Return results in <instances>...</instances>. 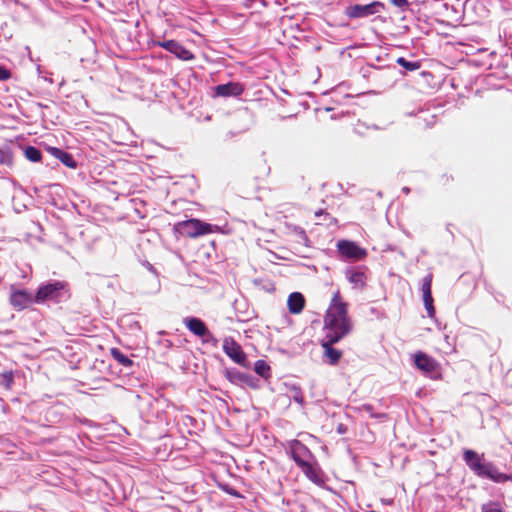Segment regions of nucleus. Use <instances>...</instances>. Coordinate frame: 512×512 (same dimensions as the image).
<instances>
[{
    "instance_id": "1",
    "label": "nucleus",
    "mask_w": 512,
    "mask_h": 512,
    "mask_svg": "<svg viewBox=\"0 0 512 512\" xmlns=\"http://www.w3.org/2000/svg\"><path fill=\"white\" fill-rule=\"evenodd\" d=\"M325 336L332 337V341H340L352 329V322L348 315V303H346L340 291L337 290L331 299L324 317Z\"/></svg>"
},
{
    "instance_id": "2",
    "label": "nucleus",
    "mask_w": 512,
    "mask_h": 512,
    "mask_svg": "<svg viewBox=\"0 0 512 512\" xmlns=\"http://www.w3.org/2000/svg\"><path fill=\"white\" fill-rule=\"evenodd\" d=\"M463 460L478 477L490 479L495 483L512 481V475L500 472L492 462H484L483 454L479 455L474 450L465 449Z\"/></svg>"
},
{
    "instance_id": "3",
    "label": "nucleus",
    "mask_w": 512,
    "mask_h": 512,
    "mask_svg": "<svg viewBox=\"0 0 512 512\" xmlns=\"http://www.w3.org/2000/svg\"><path fill=\"white\" fill-rule=\"evenodd\" d=\"M176 229L181 235L189 238H197L215 231L211 224L194 218L178 222Z\"/></svg>"
},
{
    "instance_id": "4",
    "label": "nucleus",
    "mask_w": 512,
    "mask_h": 512,
    "mask_svg": "<svg viewBox=\"0 0 512 512\" xmlns=\"http://www.w3.org/2000/svg\"><path fill=\"white\" fill-rule=\"evenodd\" d=\"M67 284L62 281H55L47 283L39 287L36 295L34 296L35 303H44L46 301H57L62 297L63 292L66 290Z\"/></svg>"
},
{
    "instance_id": "5",
    "label": "nucleus",
    "mask_w": 512,
    "mask_h": 512,
    "mask_svg": "<svg viewBox=\"0 0 512 512\" xmlns=\"http://www.w3.org/2000/svg\"><path fill=\"white\" fill-rule=\"evenodd\" d=\"M385 9L384 3L380 1H373L367 5L356 4L353 6H349L346 9L345 14L349 18H364L370 15H374L379 13L380 11Z\"/></svg>"
},
{
    "instance_id": "6",
    "label": "nucleus",
    "mask_w": 512,
    "mask_h": 512,
    "mask_svg": "<svg viewBox=\"0 0 512 512\" xmlns=\"http://www.w3.org/2000/svg\"><path fill=\"white\" fill-rule=\"evenodd\" d=\"M337 248L339 253L348 259L362 260L367 256L366 250L353 241L341 240L337 243Z\"/></svg>"
},
{
    "instance_id": "7",
    "label": "nucleus",
    "mask_w": 512,
    "mask_h": 512,
    "mask_svg": "<svg viewBox=\"0 0 512 512\" xmlns=\"http://www.w3.org/2000/svg\"><path fill=\"white\" fill-rule=\"evenodd\" d=\"M154 45L164 48L181 60H191L193 53L175 40L155 41Z\"/></svg>"
},
{
    "instance_id": "8",
    "label": "nucleus",
    "mask_w": 512,
    "mask_h": 512,
    "mask_svg": "<svg viewBox=\"0 0 512 512\" xmlns=\"http://www.w3.org/2000/svg\"><path fill=\"white\" fill-rule=\"evenodd\" d=\"M223 350L226 355L237 364H244L246 361V354L244 353L240 344L233 338H225L223 341Z\"/></svg>"
},
{
    "instance_id": "9",
    "label": "nucleus",
    "mask_w": 512,
    "mask_h": 512,
    "mask_svg": "<svg viewBox=\"0 0 512 512\" xmlns=\"http://www.w3.org/2000/svg\"><path fill=\"white\" fill-rule=\"evenodd\" d=\"M432 280L433 275L431 273L427 274L422 279V294H423V302L425 309L427 310L429 317H434L435 315V307H434V300L432 297Z\"/></svg>"
},
{
    "instance_id": "10",
    "label": "nucleus",
    "mask_w": 512,
    "mask_h": 512,
    "mask_svg": "<svg viewBox=\"0 0 512 512\" xmlns=\"http://www.w3.org/2000/svg\"><path fill=\"white\" fill-rule=\"evenodd\" d=\"M414 363L419 370L428 374L435 373L439 369V363L423 352H417L414 355Z\"/></svg>"
},
{
    "instance_id": "11",
    "label": "nucleus",
    "mask_w": 512,
    "mask_h": 512,
    "mask_svg": "<svg viewBox=\"0 0 512 512\" xmlns=\"http://www.w3.org/2000/svg\"><path fill=\"white\" fill-rule=\"evenodd\" d=\"M33 302H35L34 297L26 290H17L10 295V304L19 311L27 308Z\"/></svg>"
},
{
    "instance_id": "12",
    "label": "nucleus",
    "mask_w": 512,
    "mask_h": 512,
    "mask_svg": "<svg viewBox=\"0 0 512 512\" xmlns=\"http://www.w3.org/2000/svg\"><path fill=\"white\" fill-rule=\"evenodd\" d=\"M244 90V85L239 82H228L226 84L217 85L214 88L216 96L220 97H237L240 96Z\"/></svg>"
},
{
    "instance_id": "13",
    "label": "nucleus",
    "mask_w": 512,
    "mask_h": 512,
    "mask_svg": "<svg viewBox=\"0 0 512 512\" xmlns=\"http://www.w3.org/2000/svg\"><path fill=\"white\" fill-rule=\"evenodd\" d=\"M338 341H332V337L325 336L322 341V347L324 349V355L327 359V362L330 365H336L342 357V351L333 348V344Z\"/></svg>"
},
{
    "instance_id": "14",
    "label": "nucleus",
    "mask_w": 512,
    "mask_h": 512,
    "mask_svg": "<svg viewBox=\"0 0 512 512\" xmlns=\"http://www.w3.org/2000/svg\"><path fill=\"white\" fill-rule=\"evenodd\" d=\"M309 451L305 445H303L299 441H295L291 446V455L295 463L302 467L307 462H309L306 457L308 456Z\"/></svg>"
},
{
    "instance_id": "15",
    "label": "nucleus",
    "mask_w": 512,
    "mask_h": 512,
    "mask_svg": "<svg viewBox=\"0 0 512 512\" xmlns=\"http://www.w3.org/2000/svg\"><path fill=\"white\" fill-rule=\"evenodd\" d=\"M184 324L196 336L203 337L209 334L205 323L199 318H185Z\"/></svg>"
},
{
    "instance_id": "16",
    "label": "nucleus",
    "mask_w": 512,
    "mask_h": 512,
    "mask_svg": "<svg viewBox=\"0 0 512 512\" xmlns=\"http://www.w3.org/2000/svg\"><path fill=\"white\" fill-rule=\"evenodd\" d=\"M287 306L292 314H299L305 307V298L300 292H293L288 296Z\"/></svg>"
},
{
    "instance_id": "17",
    "label": "nucleus",
    "mask_w": 512,
    "mask_h": 512,
    "mask_svg": "<svg viewBox=\"0 0 512 512\" xmlns=\"http://www.w3.org/2000/svg\"><path fill=\"white\" fill-rule=\"evenodd\" d=\"M348 280L354 288L362 290L367 285V274L361 270H354L350 272Z\"/></svg>"
},
{
    "instance_id": "18",
    "label": "nucleus",
    "mask_w": 512,
    "mask_h": 512,
    "mask_svg": "<svg viewBox=\"0 0 512 512\" xmlns=\"http://www.w3.org/2000/svg\"><path fill=\"white\" fill-rule=\"evenodd\" d=\"M53 155L58 158L65 166L69 168H75L76 167V161L74 160L73 156L65 152L59 148H53L52 149Z\"/></svg>"
},
{
    "instance_id": "19",
    "label": "nucleus",
    "mask_w": 512,
    "mask_h": 512,
    "mask_svg": "<svg viewBox=\"0 0 512 512\" xmlns=\"http://www.w3.org/2000/svg\"><path fill=\"white\" fill-rule=\"evenodd\" d=\"M110 354L123 367H131L133 365V361L116 347L110 349Z\"/></svg>"
},
{
    "instance_id": "20",
    "label": "nucleus",
    "mask_w": 512,
    "mask_h": 512,
    "mask_svg": "<svg viewBox=\"0 0 512 512\" xmlns=\"http://www.w3.org/2000/svg\"><path fill=\"white\" fill-rule=\"evenodd\" d=\"M322 216H323V220L317 221L316 222L317 225H325L327 227L337 225V222H338L337 219L335 217L331 216L328 212H326L324 210H319V211L315 212V217H322Z\"/></svg>"
},
{
    "instance_id": "21",
    "label": "nucleus",
    "mask_w": 512,
    "mask_h": 512,
    "mask_svg": "<svg viewBox=\"0 0 512 512\" xmlns=\"http://www.w3.org/2000/svg\"><path fill=\"white\" fill-rule=\"evenodd\" d=\"M254 370L259 376L265 379H268L270 377V366L264 360H257L255 362Z\"/></svg>"
},
{
    "instance_id": "22",
    "label": "nucleus",
    "mask_w": 512,
    "mask_h": 512,
    "mask_svg": "<svg viewBox=\"0 0 512 512\" xmlns=\"http://www.w3.org/2000/svg\"><path fill=\"white\" fill-rule=\"evenodd\" d=\"M396 63L408 71H416L421 67L419 61H408L404 57L397 58Z\"/></svg>"
},
{
    "instance_id": "23",
    "label": "nucleus",
    "mask_w": 512,
    "mask_h": 512,
    "mask_svg": "<svg viewBox=\"0 0 512 512\" xmlns=\"http://www.w3.org/2000/svg\"><path fill=\"white\" fill-rule=\"evenodd\" d=\"M25 156L28 160L32 162H38L41 160V151L33 146H28L25 149Z\"/></svg>"
},
{
    "instance_id": "24",
    "label": "nucleus",
    "mask_w": 512,
    "mask_h": 512,
    "mask_svg": "<svg viewBox=\"0 0 512 512\" xmlns=\"http://www.w3.org/2000/svg\"><path fill=\"white\" fill-rule=\"evenodd\" d=\"M481 512H504V510L498 502L489 501L481 505Z\"/></svg>"
},
{
    "instance_id": "25",
    "label": "nucleus",
    "mask_w": 512,
    "mask_h": 512,
    "mask_svg": "<svg viewBox=\"0 0 512 512\" xmlns=\"http://www.w3.org/2000/svg\"><path fill=\"white\" fill-rule=\"evenodd\" d=\"M13 162L12 153L8 148H0V164L11 165Z\"/></svg>"
},
{
    "instance_id": "26",
    "label": "nucleus",
    "mask_w": 512,
    "mask_h": 512,
    "mask_svg": "<svg viewBox=\"0 0 512 512\" xmlns=\"http://www.w3.org/2000/svg\"><path fill=\"white\" fill-rule=\"evenodd\" d=\"M303 473L311 480H315L317 478L316 471L313 465L310 462H307L305 465L300 467Z\"/></svg>"
},
{
    "instance_id": "27",
    "label": "nucleus",
    "mask_w": 512,
    "mask_h": 512,
    "mask_svg": "<svg viewBox=\"0 0 512 512\" xmlns=\"http://www.w3.org/2000/svg\"><path fill=\"white\" fill-rule=\"evenodd\" d=\"M11 71L0 65V81H6L11 78Z\"/></svg>"
},
{
    "instance_id": "28",
    "label": "nucleus",
    "mask_w": 512,
    "mask_h": 512,
    "mask_svg": "<svg viewBox=\"0 0 512 512\" xmlns=\"http://www.w3.org/2000/svg\"><path fill=\"white\" fill-rule=\"evenodd\" d=\"M223 490H224L227 494H229V495H231V496H233V497H235V498H243V495H242V494H240L236 489H234V488H232V487L224 486V487H223Z\"/></svg>"
},
{
    "instance_id": "29",
    "label": "nucleus",
    "mask_w": 512,
    "mask_h": 512,
    "mask_svg": "<svg viewBox=\"0 0 512 512\" xmlns=\"http://www.w3.org/2000/svg\"><path fill=\"white\" fill-rule=\"evenodd\" d=\"M391 3L401 9H404L409 6L408 0H391Z\"/></svg>"
},
{
    "instance_id": "30",
    "label": "nucleus",
    "mask_w": 512,
    "mask_h": 512,
    "mask_svg": "<svg viewBox=\"0 0 512 512\" xmlns=\"http://www.w3.org/2000/svg\"><path fill=\"white\" fill-rule=\"evenodd\" d=\"M263 166H264L263 174H264V176H267L270 172V167H268L265 162L263 163Z\"/></svg>"
},
{
    "instance_id": "31",
    "label": "nucleus",
    "mask_w": 512,
    "mask_h": 512,
    "mask_svg": "<svg viewBox=\"0 0 512 512\" xmlns=\"http://www.w3.org/2000/svg\"><path fill=\"white\" fill-rule=\"evenodd\" d=\"M363 409L368 411V412H371V406L370 405H364Z\"/></svg>"
}]
</instances>
